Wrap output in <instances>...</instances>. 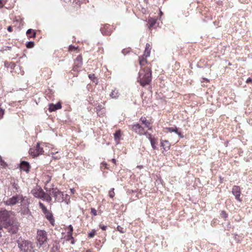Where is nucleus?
<instances>
[{
    "mask_svg": "<svg viewBox=\"0 0 252 252\" xmlns=\"http://www.w3.org/2000/svg\"><path fill=\"white\" fill-rule=\"evenodd\" d=\"M117 229L118 231H120V232H121L122 233L125 232V230H126L125 228H124V227H123L121 226H119V225H118L117 226Z\"/></svg>",
    "mask_w": 252,
    "mask_h": 252,
    "instance_id": "obj_32",
    "label": "nucleus"
},
{
    "mask_svg": "<svg viewBox=\"0 0 252 252\" xmlns=\"http://www.w3.org/2000/svg\"><path fill=\"white\" fill-rule=\"evenodd\" d=\"M95 235V231L94 230H93L92 231L90 232L88 234V237L89 238H93Z\"/></svg>",
    "mask_w": 252,
    "mask_h": 252,
    "instance_id": "obj_40",
    "label": "nucleus"
},
{
    "mask_svg": "<svg viewBox=\"0 0 252 252\" xmlns=\"http://www.w3.org/2000/svg\"><path fill=\"white\" fill-rule=\"evenodd\" d=\"M0 161H1V165H4V164H6L4 161H3L2 160L1 158H0Z\"/></svg>",
    "mask_w": 252,
    "mask_h": 252,
    "instance_id": "obj_48",
    "label": "nucleus"
},
{
    "mask_svg": "<svg viewBox=\"0 0 252 252\" xmlns=\"http://www.w3.org/2000/svg\"><path fill=\"white\" fill-rule=\"evenodd\" d=\"M110 96L113 98H117L119 96V93L117 90L115 89L112 91L110 94Z\"/></svg>",
    "mask_w": 252,
    "mask_h": 252,
    "instance_id": "obj_21",
    "label": "nucleus"
},
{
    "mask_svg": "<svg viewBox=\"0 0 252 252\" xmlns=\"http://www.w3.org/2000/svg\"><path fill=\"white\" fill-rule=\"evenodd\" d=\"M26 34L30 38L35 37L36 36L35 32L32 29H28L26 32Z\"/></svg>",
    "mask_w": 252,
    "mask_h": 252,
    "instance_id": "obj_19",
    "label": "nucleus"
},
{
    "mask_svg": "<svg viewBox=\"0 0 252 252\" xmlns=\"http://www.w3.org/2000/svg\"><path fill=\"white\" fill-rule=\"evenodd\" d=\"M71 244H74V243H75L74 239L73 238V239H71Z\"/></svg>",
    "mask_w": 252,
    "mask_h": 252,
    "instance_id": "obj_49",
    "label": "nucleus"
},
{
    "mask_svg": "<svg viewBox=\"0 0 252 252\" xmlns=\"http://www.w3.org/2000/svg\"><path fill=\"white\" fill-rule=\"evenodd\" d=\"M46 192H50V194L53 196L56 201L62 202L63 200V192L60 191L57 188L48 189L44 188Z\"/></svg>",
    "mask_w": 252,
    "mask_h": 252,
    "instance_id": "obj_3",
    "label": "nucleus"
},
{
    "mask_svg": "<svg viewBox=\"0 0 252 252\" xmlns=\"http://www.w3.org/2000/svg\"><path fill=\"white\" fill-rule=\"evenodd\" d=\"M99 226H100V228H101L102 230H106V227H107V226H106L104 225H99Z\"/></svg>",
    "mask_w": 252,
    "mask_h": 252,
    "instance_id": "obj_45",
    "label": "nucleus"
},
{
    "mask_svg": "<svg viewBox=\"0 0 252 252\" xmlns=\"http://www.w3.org/2000/svg\"><path fill=\"white\" fill-rule=\"evenodd\" d=\"M3 7V4L1 2V1L0 0V7Z\"/></svg>",
    "mask_w": 252,
    "mask_h": 252,
    "instance_id": "obj_50",
    "label": "nucleus"
},
{
    "mask_svg": "<svg viewBox=\"0 0 252 252\" xmlns=\"http://www.w3.org/2000/svg\"><path fill=\"white\" fill-rule=\"evenodd\" d=\"M91 213L94 216H96L97 215L96 210L94 208H91Z\"/></svg>",
    "mask_w": 252,
    "mask_h": 252,
    "instance_id": "obj_41",
    "label": "nucleus"
},
{
    "mask_svg": "<svg viewBox=\"0 0 252 252\" xmlns=\"http://www.w3.org/2000/svg\"><path fill=\"white\" fill-rule=\"evenodd\" d=\"M43 152V148H41L39 143H37L35 148H31L30 149L29 154L32 157L35 158L42 154Z\"/></svg>",
    "mask_w": 252,
    "mask_h": 252,
    "instance_id": "obj_8",
    "label": "nucleus"
},
{
    "mask_svg": "<svg viewBox=\"0 0 252 252\" xmlns=\"http://www.w3.org/2000/svg\"><path fill=\"white\" fill-rule=\"evenodd\" d=\"M4 225V227L12 234L16 233L18 230V225L17 222H14L12 219L9 220V222H8Z\"/></svg>",
    "mask_w": 252,
    "mask_h": 252,
    "instance_id": "obj_7",
    "label": "nucleus"
},
{
    "mask_svg": "<svg viewBox=\"0 0 252 252\" xmlns=\"http://www.w3.org/2000/svg\"><path fill=\"white\" fill-rule=\"evenodd\" d=\"M129 52V50L128 49H123L122 51V53L124 55L128 53Z\"/></svg>",
    "mask_w": 252,
    "mask_h": 252,
    "instance_id": "obj_44",
    "label": "nucleus"
},
{
    "mask_svg": "<svg viewBox=\"0 0 252 252\" xmlns=\"http://www.w3.org/2000/svg\"><path fill=\"white\" fill-rule=\"evenodd\" d=\"M66 241H69L71 239H73V236H72V233H67V235L66 236Z\"/></svg>",
    "mask_w": 252,
    "mask_h": 252,
    "instance_id": "obj_36",
    "label": "nucleus"
},
{
    "mask_svg": "<svg viewBox=\"0 0 252 252\" xmlns=\"http://www.w3.org/2000/svg\"><path fill=\"white\" fill-rule=\"evenodd\" d=\"M60 246L58 244L54 245L51 249L52 252H55L59 250Z\"/></svg>",
    "mask_w": 252,
    "mask_h": 252,
    "instance_id": "obj_25",
    "label": "nucleus"
},
{
    "mask_svg": "<svg viewBox=\"0 0 252 252\" xmlns=\"http://www.w3.org/2000/svg\"><path fill=\"white\" fill-rule=\"evenodd\" d=\"M39 206L40 208L41 209L43 213L45 215L46 218L50 221V223L52 225H54L55 220L52 213L47 210L46 207L42 203L39 202Z\"/></svg>",
    "mask_w": 252,
    "mask_h": 252,
    "instance_id": "obj_6",
    "label": "nucleus"
},
{
    "mask_svg": "<svg viewBox=\"0 0 252 252\" xmlns=\"http://www.w3.org/2000/svg\"><path fill=\"white\" fill-rule=\"evenodd\" d=\"M82 65V63H75V64L73 66V69L74 71L77 70V69L80 67Z\"/></svg>",
    "mask_w": 252,
    "mask_h": 252,
    "instance_id": "obj_26",
    "label": "nucleus"
},
{
    "mask_svg": "<svg viewBox=\"0 0 252 252\" xmlns=\"http://www.w3.org/2000/svg\"><path fill=\"white\" fill-rule=\"evenodd\" d=\"M112 161L113 163H116V160L115 159H112Z\"/></svg>",
    "mask_w": 252,
    "mask_h": 252,
    "instance_id": "obj_52",
    "label": "nucleus"
},
{
    "mask_svg": "<svg viewBox=\"0 0 252 252\" xmlns=\"http://www.w3.org/2000/svg\"><path fill=\"white\" fill-rule=\"evenodd\" d=\"M220 216L222 218L224 219H226L227 218V214L226 213V212L224 211H222L220 214Z\"/></svg>",
    "mask_w": 252,
    "mask_h": 252,
    "instance_id": "obj_38",
    "label": "nucleus"
},
{
    "mask_svg": "<svg viewBox=\"0 0 252 252\" xmlns=\"http://www.w3.org/2000/svg\"><path fill=\"white\" fill-rule=\"evenodd\" d=\"M246 82L247 83V84H252V79L251 78H249L247 79V80L246 81Z\"/></svg>",
    "mask_w": 252,
    "mask_h": 252,
    "instance_id": "obj_43",
    "label": "nucleus"
},
{
    "mask_svg": "<svg viewBox=\"0 0 252 252\" xmlns=\"http://www.w3.org/2000/svg\"><path fill=\"white\" fill-rule=\"evenodd\" d=\"M146 62L147 61H146V59L143 57H140L139 59V64L141 66L143 65L144 64V63H146Z\"/></svg>",
    "mask_w": 252,
    "mask_h": 252,
    "instance_id": "obj_24",
    "label": "nucleus"
},
{
    "mask_svg": "<svg viewBox=\"0 0 252 252\" xmlns=\"http://www.w3.org/2000/svg\"><path fill=\"white\" fill-rule=\"evenodd\" d=\"M114 189H112L109 192V196L110 198H113L115 195V192L114 191Z\"/></svg>",
    "mask_w": 252,
    "mask_h": 252,
    "instance_id": "obj_34",
    "label": "nucleus"
},
{
    "mask_svg": "<svg viewBox=\"0 0 252 252\" xmlns=\"http://www.w3.org/2000/svg\"><path fill=\"white\" fill-rule=\"evenodd\" d=\"M161 146L162 147L164 151H167L169 150L170 144L167 140L161 141Z\"/></svg>",
    "mask_w": 252,
    "mask_h": 252,
    "instance_id": "obj_16",
    "label": "nucleus"
},
{
    "mask_svg": "<svg viewBox=\"0 0 252 252\" xmlns=\"http://www.w3.org/2000/svg\"><path fill=\"white\" fill-rule=\"evenodd\" d=\"M32 193L34 197L41 199L43 198V195H45V192L41 188L32 189Z\"/></svg>",
    "mask_w": 252,
    "mask_h": 252,
    "instance_id": "obj_10",
    "label": "nucleus"
},
{
    "mask_svg": "<svg viewBox=\"0 0 252 252\" xmlns=\"http://www.w3.org/2000/svg\"><path fill=\"white\" fill-rule=\"evenodd\" d=\"M19 199L20 197L18 195L13 196L5 202V204L10 206L14 205L18 202Z\"/></svg>",
    "mask_w": 252,
    "mask_h": 252,
    "instance_id": "obj_11",
    "label": "nucleus"
},
{
    "mask_svg": "<svg viewBox=\"0 0 252 252\" xmlns=\"http://www.w3.org/2000/svg\"><path fill=\"white\" fill-rule=\"evenodd\" d=\"M7 31L9 32H11L12 31V27L11 26L8 27Z\"/></svg>",
    "mask_w": 252,
    "mask_h": 252,
    "instance_id": "obj_47",
    "label": "nucleus"
},
{
    "mask_svg": "<svg viewBox=\"0 0 252 252\" xmlns=\"http://www.w3.org/2000/svg\"><path fill=\"white\" fill-rule=\"evenodd\" d=\"M17 244L19 252H35L36 251L32 242L21 237L17 240Z\"/></svg>",
    "mask_w": 252,
    "mask_h": 252,
    "instance_id": "obj_1",
    "label": "nucleus"
},
{
    "mask_svg": "<svg viewBox=\"0 0 252 252\" xmlns=\"http://www.w3.org/2000/svg\"><path fill=\"white\" fill-rule=\"evenodd\" d=\"M67 229H68V232H67V233H72V232H73V226L71 225H68V227H67Z\"/></svg>",
    "mask_w": 252,
    "mask_h": 252,
    "instance_id": "obj_37",
    "label": "nucleus"
},
{
    "mask_svg": "<svg viewBox=\"0 0 252 252\" xmlns=\"http://www.w3.org/2000/svg\"><path fill=\"white\" fill-rule=\"evenodd\" d=\"M166 129L170 132H174L176 133L180 138L183 137V136L182 135V133L178 131V128L176 126L167 127L166 128Z\"/></svg>",
    "mask_w": 252,
    "mask_h": 252,
    "instance_id": "obj_15",
    "label": "nucleus"
},
{
    "mask_svg": "<svg viewBox=\"0 0 252 252\" xmlns=\"http://www.w3.org/2000/svg\"><path fill=\"white\" fill-rule=\"evenodd\" d=\"M121 136V132L119 131H117L114 134V137L115 139H119Z\"/></svg>",
    "mask_w": 252,
    "mask_h": 252,
    "instance_id": "obj_33",
    "label": "nucleus"
},
{
    "mask_svg": "<svg viewBox=\"0 0 252 252\" xmlns=\"http://www.w3.org/2000/svg\"><path fill=\"white\" fill-rule=\"evenodd\" d=\"M86 252H92L91 250H87Z\"/></svg>",
    "mask_w": 252,
    "mask_h": 252,
    "instance_id": "obj_53",
    "label": "nucleus"
},
{
    "mask_svg": "<svg viewBox=\"0 0 252 252\" xmlns=\"http://www.w3.org/2000/svg\"><path fill=\"white\" fill-rule=\"evenodd\" d=\"M151 51L150 45L149 43H147L146 45V48L144 51V56H145L146 58L150 56Z\"/></svg>",
    "mask_w": 252,
    "mask_h": 252,
    "instance_id": "obj_18",
    "label": "nucleus"
},
{
    "mask_svg": "<svg viewBox=\"0 0 252 252\" xmlns=\"http://www.w3.org/2000/svg\"><path fill=\"white\" fill-rule=\"evenodd\" d=\"M152 80V71L148 67H144L139 72L138 81L143 87L150 83Z\"/></svg>",
    "mask_w": 252,
    "mask_h": 252,
    "instance_id": "obj_2",
    "label": "nucleus"
},
{
    "mask_svg": "<svg viewBox=\"0 0 252 252\" xmlns=\"http://www.w3.org/2000/svg\"><path fill=\"white\" fill-rule=\"evenodd\" d=\"M69 50H75L76 49V48L73 46H70L69 47Z\"/></svg>",
    "mask_w": 252,
    "mask_h": 252,
    "instance_id": "obj_46",
    "label": "nucleus"
},
{
    "mask_svg": "<svg viewBox=\"0 0 252 252\" xmlns=\"http://www.w3.org/2000/svg\"><path fill=\"white\" fill-rule=\"evenodd\" d=\"M129 127L132 131L139 135H142L144 133V128L139 124L130 125Z\"/></svg>",
    "mask_w": 252,
    "mask_h": 252,
    "instance_id": "obj_9",
    "label": "nucleus"
},
{
    "mask_svg": "<svg viewBox=\"0 0 252 252\" xmlns=\"http://www.w3.org/2000/svg\"><path fill=\"white\" fill-rule=\"evenodd\" d=\"M96 113L98 116L102 117L103 116V115L105 113V109H103L101 110H99L98 111H96Z\"/></svg>",
    "mask_w": 252,
    "mask_h": 252,
    "instance_id": "obj_29",
    "label": "nucleus"
},
{
    "mask_svg": "<svg viewBox=\"0 0 252 252\" xmlns=\"http://www.w3.org/2000/svg\"><path fill=\"white\" fill-rule=\"evenodd\" d=\"M104 109L103 107H102V105H100V104H98L96 107H95V109H96V111H98L99 110H102Z\"/></svg>",
    "mask_w": 252,
    "mask_h": 252,
    "instance_id": "obj_39",
    "label": "nucleus"
},
{
    "mask_svg": "<svg viewBox=\"0 0 252 252\" xmlns=\"http://www.w3.org/2000/svg\"><path fill=\"white\" fill-rule=\"evenodd\" d=\"M43 196V198H42L43 200H45L48 202L51 201V194H50V192H47V193L45 192V195Z\"/></svg>",
    "mask_w": 252,
    "mask_h": 252,
    "instance_id": "obj_20",
    "label": "nucleus"
},
{
    "mask_svg": "<svg viewBox=\"0 0 252 252\" xmlns=\"http://www.w3.org/2000/svg\"><path fill=\"white\" fill-rule=\"evenodd\" d=\"M232 192L235 196V199L238 201H241L240 199V188L239 186H235L233 187Z\"/></svg>",
    "mask_w": 252,
    "mask_h": 252,
    "instance_id": "obj_12",
    "label": "nucleus"
},
{
    "mask_svg": "<svg viewBox=\"0 0 252 252\" xmlns=\"http://www.w3.org/2000/svg\"><path fill=\"white\" fill-rule=\"evenodd\" d=\"M77 63H82V56L80 55H79L77 57V58L75 59V62Z\"/></svg>",
    "mask_w": 252,
    "mask_h": 252,
    "instance_id": "obj_31",
    "label": "nucleus"
},
{
    "mask_svg": "<svg viewBox=\"0 0 252 252\" xmlns=\"http://www.w3.org/2000/svg\"><path fill=\"white\" fill-rule=\"evenodd\" d=\"M89 78L96 84L97 82V79L96 78L94 74H90L89 75Z\"/></svg>",
    "mask_w": 252,
    "mask_h": 252,
    "instance_id": "obj_23",
    "label": "nucleus"
},
{
    "mask_svg": "<svg viewBox=\"0 0 252 252\" xmlns=\"http://www.w3.org/2000/svg\"><path fill=\"white\" fill-rule=\"evenodd\" d=\"M47 234L44 230H38L37 232V240L40 246L43 245L47 241Z\"/></svg>",
    "mask_w": 252,
    "mask_h": 252,
    "instance_id": "obj_5",
    "label": "nucleus"
},
{
    "mask_svg": "<svg viewBox=\"0 0 252 252\" xmlns=\"http://www.w3.org/2000/svg\"><path fill=\"white\" fill-rule=\"evenodd\" d=\"M144 135H147L148 139L151 141L153 139H154L155 138H152V134L150 133H148L147 132H144Z\"/></svg>",
    "mask_w": 252,
    "mask_h": 252,
    "instance_id": "obj_35",
    "label": "nucleus"
},
{
    "mask_svg": "<svg viewBox=\"0 0 252 252\" xmlns=\"http://www.w3.org/2000/svg\"><path fill=\"white\" fill-rule=\"evenodd\" d=\"M6 48L9 50H10L11 49V47L10 46H7Z\"/></svg>",
    "mask_w": 252,
    "mask_h": 252,
    "instance_id": "obj_51",
    "label": "nucleus"
},
{
    "mask_svg": "<svg viewBox=\"0 0 252 252\" xmlns=\"http://www.w3.org/2000/svg\"><path fill=\"white\" fill-rule=\"evenodd\" d=\"M102 164H103V165H104V166H106V165H107V164H106V163H103Z\"/></svg>",
    "mask_w": 252,
    "mask_h": 252,
    "instance_id": "obj_54",
    "label": "nucleus"
},
{
    "mask_svg": "<svg viewBox=\"0 0 252 252\" xmlns=\"http://www.w3.org/2000/svg\"><path fill=\"white\" fill-rule=\"evenodd\" d=\"M140 121H141L143 124H144L145 127H147L148 129L150 130L152 129V127L150 126V123L147 120L145 117H142L140 119Z\"/></svg>",
    "mask_w": 252,
    "mask_h": 252,
    "instance_id": "obj_17",
    "label": "nucleus"
},
{
    "mask_svg": "<svg viewBox=\"0 0 252 252\" xmlns=\"http://www.w3.org/2000/svg\"><path fill=\"white\" fill-rule=\"evenodd\" d=\"M82 65V63H75V64L73 66V69L74 71L77 70V69L80 67Z\"/></svg>",
    "mask_w": 252,
    "mask_h": 252,
    "instance_id": "obj_27",
    "label": "nucleus"
},
{
    "mask_svg": "<svg viewBox=\"0 0 252 252\" xmlns=\"http://www.w3.org/2000/svg\"><path fill=\"white\" fill-rule=\"evenodd\" d=\"M156 20L153 19V18H150L148 20V23H149V28H151V27H153L155 24H156Z\"/></svg>",
    "mask_w": 252,
    "mask_h": 252,
    "instance_id": "obj_22",
    "label": "nucleus"
},
{
    "mask_svg": "<svg viewBox=\"0 0 252 252\" xmlns=\"http://www.w3.org/2000/svg\"><path fill=\"white\" fill-rule=\"evenodd\" d=\"M20 168L23 171L28 172L29 171L30 165L29 162L25 161H22L20 163Z\"/></svg>",
    "mask_w": 252,
    "mask_h": 252,
    "instance_id": "obj_14",
    "label": "nucleus"
},
{
    "mask_svg": "<svg viewBox=\"0 0 252 252\" xmlns=\"http://www.w3.org/2000/svg\"><path fill=\"white\" fill-rule=\"evenodd\" d=\"M4 110L3 109L0 108V119L2 118L4 114Z\"/></svg>",
    "mask_w": 252,
    "mask_h": 252,
    "instance_id": "obj_42",
    "label": "nucleus"
},
{
    "mask_svg": "<svg viewBox=\"0 0 252 252\" xmlns=\"http://www.w3.org/2000/svg\"><path fill=\"white\" fill-rule=\"evenodd\" d=\"M61 108V103L60 102H58L56 104H54L53 103L49 104L48 109L50 112H53L57 110L60 109Z\"/></svg>",
    "mask_w": 252,
    "mask_h": 252,
    "instance_id": "obj_13",
    "label": "nucleus"
},
{
    "mask_svg": "<svg viewBox=\"0 0 252 252\" xmlns=\"http://www.w3.org/2000/svg\"><path fill=\"white\" fill-rule=\"evenodd\" d=\"M34 42L32 41H28L26 43V47L28 48H31L34 46Z\"/></svg>",
    "mask_w": 252,
    "mask_h": 252,
    "instance_id": "obj_28",
    "label": "nucleus"
},
{
    "mask_svg": "<svg viewBox=\"0 0 252 252\" xmlns=\"http://www.w3.org/2000/svg\"><path fill=\"white\" fill-rule=\"evenodd\" d=\"M12 214L11 211H8L5 209L0 210V221L5 225L12 219L11 218Z\"/></svg>",
    "mask_w": 252,
    "mask_h": 252,
    "instance_id": "obj_4",
    "label": "nucleus"
},
{
    "mask_svg": "<svg viewBox=\"0 0 252 252\" xmlns=\"http://www.w3.org/2000/svg\"><path fill=\"white\" fill-rule=\"evenodd\" d=\"M150 143L151 144V146L153 149H156L157 147H156V139L154 138V139L150 141Z\"/></svg>",
    "mask_w": 252,
    "mask_h": 252,
    "instance_id": "obj_30",
    "label": "nucleus"
}]
</instances>
